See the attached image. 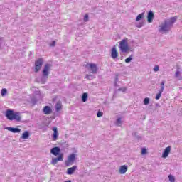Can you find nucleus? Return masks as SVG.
<instances>
[{
    "label": "nucleus",
    "instance_id": "23",
    "mask_svg": "<svg viewBox=\"0 0 182 182\" xmlns=\"http://www.w3.org/2000/svg\"><path fill=\"white\" fill-rule=\"evenodd\" d=\"M87 93L84 92L82 96V101L87 102Z\"/></svg>",
    "mask_w": 182,
    "mask_h": 182
},
{
    "label": "nucleus",
    "instance_id": "16",
    "mask_svg": "<svg viewBox=\"0 0 182 182\" xmlns=\"http://www.w3.org/2000/svg\"><path fill=\"white\" fill-rule=\"evenodd\" d=\"M53 140L56 141L58 140V128L53 127Z\"/></svg>",
    "mask_w": 182,
    "mask_h": 182
},
{
    "label": "nucleus",
    "instance_id": "7",
    "mask_svg": "<svg viewBox=\"0 0 182 182\" xmlns=\"http://www.w3.org/2000/svg\"><path fill=\"white\" fill-rule=\"evenodd\" d=\"M166 83V81H162L161 83V88L159 91V93L156 95V100H159V99H160V97H161V93H163L164 90V85Z\"/></svg>",
    "mask_w": 182,
    "mask_h": 182
},
{
    "label": "nucleus",
    "instance_id": "9",
    "mask_svg": "<svg viewBox=\"0 0 182 182\" xmlns=\"http://www.w3.org/2000/svg\"><path fill=\"white\" fill-rule=\"evenodd\" d=\"M111 57L112 59H117L119 58V53L116 50V47H113L111 52Z\"/></svg>",
    "mask_w": 182,
    "mask_h": 182
},
{
    "label": "nucleus",
    "instance_id": "1",
    "mask_svg": "<svg viewBox=\"0 0 182 182\" xmlns=\"http://www.w3.org/2000/svg\"><path fill=\"white\" fill-rule=\"evenodd\" d=\"M176 21V17H171L169 19L165 20L164 23L160 26L159 32H168L173 28V25H174Z\"/></svg>",
    "mask_w": 182,
    "mask_h": 182
},
{
    "label": "nucleus",
    "instance_id": "24",
    "mask_svg": "<svg viewBox=\"0 0 182 182\" xmlns=\"http://www.w3.org/2000/svg\"><path fill=\"white\" fill-rule=\"evenodd\" d=\"M149 103H150V98H149V97L144 98V105L147 106V105H149Z\"/></svg>",
    "mask_w": 182,
    "mask_h": 182
},
{
    "label": "nucleus",
    "instance_id": "22",
    "mask_svg": "<svg viewBox=\"0 0 182 182\" xmlns=\"http://www.w3.org/2000/svg\"><path fill=\"white\" fill-rule=\"evenodd\" d=\"M122 118L117 119L115 122L116 126H118V127H120V126H122Z\"/></svg>",
    "mask_w": 182,
    "mask_h": 182
},
{
    "label": "nucleus",
    "instance_id": "19",
    "mask_svg": "<svg viewBox=\"0 0 182 182\" xmlns=\"http://www.w3.org/2000/svg\"><path fill=\"white\" fill-rule=\"evenodd\" d=\"M31 134H29V131H25L23 134H22V135H21V139H29V136H30Z\"/></svg>",
    "mask_w": 182,
    "mask_h": 182
},
{
    "label": "nucleus",
    "instance_id": "21",
    "mask_svg": "<svg viewBox=\"0 0 182 182\" xmlns=\"http://www.w3.org/2000/svg\"><path fill=\"white\" fill-rule=\"evenodd\" d=\"M143 18H144V13L139 14L136 18V22H139V21H141Z\"/></svg>",
    "mask_w": 182,
    "mask_h": 182
},
{
    "label": "nucleus",
    "instance_id": "8",
    "mask_svg": "<svg viewBox=\"0 0 182 182\" xmlns=\"http://www.w3.org/2000/svg\"><path fill=\"white\" fill-rule=\"evenodd\" d=\"M51 154H53V156H59V154L60 153V148L55 146L50 149Z\"/></svg>",
    "mask_w": 182,
    "mask_h": 182
},
{
    "label": "nucleus",
    "instance_id": "25",
    "mask_svg": "<svg viewBox=\"0 0 182 182\" xmlns=\"http://www.w3.org/2000/svg\"><path fill=\"white\" fill-rule=\"evenodd\" d=\"M134 137L136 139V140H141V136H139L136 132H134L133 134Z\"/></svg>",
    "mask_w": 182,
    "mask_h": 182
},
{
    "label": "nucleus",
    "instance_id": "27",
    "mask_svg": "<svg viewBox=\"0 0 182 182\" xmlns=\"http://www.w3.org/2000/svg\"><path fill=\"white\" fill-rule=\"evenodd\" d=\"M169 181L171 182H176V178L173 175H169L168 176Z\"/></svg>",
    "mask_w": 182,
    "mask_h": 182
},
{
    "label": "nucleus",
    "instance_id": "33",
    "mask_svg": "<svg viewBox=\"0 0 182 182\" xmlns=\"http://www.w3.org/2000/svg\"><path fill=\"white\" fill-rule=\"evenodd\" d=\"M180 77V70H177L175 73V77L178 78Z\"/></svg>",
    "mask_w": 182,
    "mask_h": 182
},
{
    "label": "nucleus",
    "instance_id": "29",
    "mask_svg": "<svg viewBox=\"0 0 182 182\" xmlns=\"http://www.w3.org/2000/svg\"><path fill=\"white\" fill-rule=\"evenodd\" d=\"M118 90L119 92H122L123 93H124V92H126V90H127V87H120V88L118 89Z\"/></svg>",
    "mask_w": 182,
    "mask_h": 182
},
{
    "label": "nucleus",
    "instance_id": "14",
    "mask_svg": "<svg viewBox=\"0 0 182 182\" xmlns=\"http://www.w3.org/2000/svg\"><path fill=\"white\" fill-rule=\"evenodd\" d=\"M77 169V166H76L69 168L67 170V174H68L69 176H72V174H73V173H75V171H76Z\"/></svg>",
    "mask_w": 182,
    "mask_h": 182
},
{
    "label": "nucleus",
    "instance_id": "34",
    "mask_svg": "<svg viewBox=\"0 0 182 182\" xmlns=\"http://www.w3.org/2000/svg\"><path fill=\"white\" fill-rule=\"evenodd\" d=\"M97 116L98 117H102V116H103V112L99 111L97 113Z\"/></svg>",
    "mask_w": 182,
    "mask_h": 182
},
{
    "label": "nucleus",
    "instance_id": "4",
    "mask_svg": "<svg viewBox=\"0 0 182 182\" xmlns=\"http://www.w3.org/2000/svg\"><path fill=\"white\" fill-rule=\"evenodd\" d=\"M127 41V38L123 39L119 43V48L122 53H126V52L129 50V44Z\"/></svg>",
    "mask_w": 182,
    "mask_h": 182
},
{
    "label": "nucleus",
    "instance_id": "12",
    "mask_svg": "<svg viewBox=\"0 0 182 182\" xmlns=\"http://www.w3.org/2000/svg\"><path fill=\"white\" fill-rule=\"evenodd\" d=\"M43 112L44 113V114H51L52 108L49 106H45L43 107Z\"/></svg>",
    "mask_w": 182,
    "mask_h": 182
},
{
    "label": "nucleus",
    "instance_id": "13",
    "mask_svg": "<svg viewBox=\"0 0 182 182\" xmlns=\"http://www.w3.org/2000/svg\"><path fill=\"white\" fill-rule=\"evenodd\" d=\"M127 170H128L127 166L122 165L119 168V174H126V173L127 172Z\"/></svg>",
    "mask_w": 182,
    "mask_h": 182
},
{
    "label": "nucleus",
    "instance_id": "36",
    "mask_svg": "<svg viewBox=\"0 0 182 182\" xmlns=\"http://www.w3.org/2000/svg\"><path fill=\"white\" fill-rule=\"evenodd\" d=\"M146 153H147V150L146 149H142V150H141V154H146Z\"/></svg>",
    "mask_w": 182,
    "mask_h": 182
},
{
    "label": "nucleus",
    "instance_id": "10",
    "mask_svg": "<svg viewBox=\"0 0 182 182\" xmlns=\"http://www.w3.org/2000/svg\"><path fill=\"white\" fill-rule=\"evenodd\" d=\"M153 19H154V13L150 11L147 15V22L149 23H151L153 22Z\"/></svg>",
    "mask_w": 182,
    "mask_h": 182
},
{
    "label": "nucleus",
    "instance_id": "11",
    "mask_svg": "<svg viewBox=\"0 0 182 182\" xmlns=\"http://www.w3.org/2000/svg\"><path fill=\"white\" fill-rule=\"evenodd\" d=\"M171 151V147L168 146L165 149L164 151L162 154V157L164 159H166V157H168V154H170V151Z\"/></svg>",
    "mask_w": 182,
    "mask_h": 182
},
{
    "label": "nucleus",
    "instance_id": "6",
    "mask_svg": "<svg viewBox=\"0 0 182 182\" xmlns=\"http://www.w3.org/2000/svg\"><path fill=\"white\" fill-rule=\"evenodd\" d=\"M58 161H63V154H60L56 158H53L51 160V164L53 166H56V164H58Z\"/></svg>",
    "mask_w": 182,
    "mask_h": 182
},
{
    "label": "nucleus",
    "instance_id": "20",
    "mask_svg": "<svg viewBox=\"0 0 182 182\" xmlns=\"http://www.w3.org/2000/svg\"><path fill=\"white\" fill-rule=\"evenodd\" d=\"M60 110H62V102L58 101L55 105V112H59Z\"/></svg>",
    "mask_w": 182,
    "mask_h": 182
},
{
    "label": "nucleus",
    "instance_id": "3",
    "mask_svg": "<svg viewBox=\"0 0 182 182\" xmlns=\"http://www.w3.org/2000/svg\"><path fill=\"white\" fill-rule=\"evenodd\" d=\"M50 68H52V65L47 63L45 65L44 68L42 71V77L41 80V82L43 84L46 83V80H48V77L49 76V72L50 70Z\"/></svg>",
    "mask_w": 182,
    "mask_h": 182
},
{
    "label": "nucleus",
    "instance_id": "38",
    "mask_svg": "<svg viewBox=\"0 0 182 182\" xmlns=\"http://www.w3.org/2000/svg\"><path fill=\"white\" fill-rule=\"evenodd\" d=\"M90 77H92V75H86V79H87L88 80H90Z\"/></svg>",
    "mask_w": 182,
    "mask_h": 182
},
{
    "label": "nucleus",
    "instance_id": "5",
    "mask_svg": "<svg viewBox=\"0 0 182 182\" xmlns=\"http://www.w3.org/2000/svg\"><path fill=\"white\" fill-rule=\"evenodd\" d=\"M43 65V59L39 58L35 62V72L38 73L41 70L42 65Z\"/></svg>",
    "mask_w": 182,
    "mask_h": 182
},
{
    "label": "nucleus",
    "instance_id": "32",
    "mask_svg": "<svg viewBox=\"0 0 182 182\" xmlns=\"http://www.w3.org/2000/svg\"><path fill=\"white\" fill-rule=\"evenodd\" d=\"M160 70V67L159 65H155L154 68V72H159Z\"/></svg>",
    "mask_w": 182,
    "mask_h": 182
},
{
    "label": "nucleus",
    "instance_id": "26",
    "mask_svg": "<svg viewBox=\"0 0 182 182\" xmlns=\"http://www.w3.org/2000/svg\"><path fill=\"white\" fill-rule=\"evenodd\" d=\"M6 93H8V90H6V88H3L1 90V96H5Z\"/></svg>",
    "mask_w": 182,
    "mask_h": 182
},
{
    "label": "nucleus",
    "instance_id": "30",
    "mask_svg": "<svg viewBox=\"0 0 182 182\" xmlns=\"http://www.w3.org/2000/svg\"><path fill=\"white\" fill-rule=\"evenodd\" d=\"M144 23L143 22H139L138 24H136V28H142L144 26Z\"/></svg>",
    "mask_w": 182,
    "mask_h": 182
},
{
    "label": "nucleus",
    "instance_id": "17",
    "mask_svg": "<svg viewBox=\"0 0 182 182\" xmlns=\"http://www.w3.org/2000/svg\"><path fill=\"white\" fill-rule=\"evenodd\" d=\"M90 68L91 69L92 73H97V67L96 66V64H90Z\"/></svg>",
    "mask_w": 182,
    "mask_h": 182
},
{
    "label": "nucleus",
    "instance_id": "28",
    "mask_svg": "<svg viewBox=\"0 0 182 182\" xmlns=\"http://www.w3.org/2000/svg\"><path fill=\"white\" fill-rule=\"evenodd\" d=\"M132 60H133V58L132 56H129V58L125 59V63H130V62H132Z\"/></svg>",
    "mask_w": 182,
    "mask_h": 182
},
{
    "label": "nucleus",
    "instance_id": "31",
    "mask_svg": "<svg viewBox=\"0 0 182 182\" xmlns=\"http://www.w3.org/2000/svg\"><path fill=\"white\" fill-rule=\"evenodd\" d=\"M89 21V15L85 14L84 16V22H87Z\"/></svg>",
    "mask_w": 182,
    "mask_h": 182
},
{
    "label": "nucleus",
    "instance_id": "37",
    "mask_svg": "<svg viewBox=\"0 0 182 182\" xmlns=\"http://www.w3.org/2000/svg\"><path fill=\"white\" fill-rule=\"evenodd\" d=\"M56 41H53L51 44H50V46H55Z\"/></svg>",
    "mask_w": 182,
    "mask_h": 182
},
{
    "label": "nucleus",
    "instance_id": "15",
    "mask_svg": "<svg viewBox=\"0 0 182 182\" xmlns=\"http://www.w3.org/2000/svg\"><path fill=\"white\" fill-rule=\"evenodd\" d=\"M6 130H9V132H11V133H21V129L19 128L6 127Z\"/></svg>",
    "mask_w": 182,
    "mask_h": 182
},
{
    "label": "nucleus",
    "instance_id": "18",
    "mask_svg": "<svg viewBox=\"0 0 182 182\" xmlns=\"http://www.w3.org/2000/svg\"><path fill=\"white\" fill-rule=\"evenodd\" d=\"M75 160H76V154H72L70 156H68L69 163H75Z\"/></svg>",
    "mask_w": 182,
    "mask_h": 182
},
{
    "label": "nucleus",
    "instance_id": "2",
    "mask_svg": "<svg viewBox=\"0 0 182 182\" xmlns=\"http://www.w3.org/2000/svg\"><path fill=\"white\" fill-rule=\"evenodd\" d=\"M5 116L9 120H16V122H21L22 119L20 112H14L12 109H7Z\"/></svg>",
    "mask_w": 182,
    "mask_h": 182
},
{
    "label": "nucleus",
    "instance_id": "35",
    "mask_svg": "<svg viewBox=\"0 0 182 182\" xmlns=\"http://www.w3.org/2000/svg\"><path fill=\"white\" fill-rule=\"evenodd\" d=\"M2 43H4V38H2V37H0V49L2 46Z\"/></svg>",
    "mask_w": 182,
    "mask_h": 182
}]
</instances>
